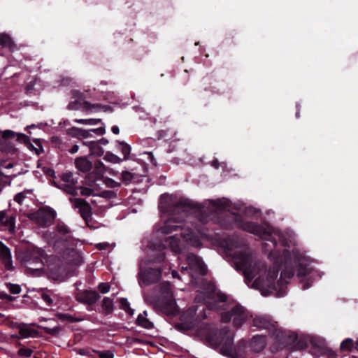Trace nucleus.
<instances>
[{
    "instance_id": "f257e3e1",
    "label": "nucleus",
    "mask_w": 358,
    "mask_h": 358,
    "mask_svg": "<svg viewBox=\"0 0 358 358\" xmlns=\"http://www.w3.org/2000/svg\"><path fill=\"white\" fill-rule=\"evenodd\" d=\"M228 206V201L212 200L209 202V209L207 213L204 206L200 203H194L192 201L184 198L174 200L171 196L167 194L161 195L159 204L161 212L171 216L181 213L186 215L187 212L195 210L201 213L199 220L203 224H207L211 221L225 230H233L238 228L257 236L268 235L271 236L265 228L260 224L252 221H246L238 214L222 212Z\"/></svg>"
},
{
    "instance_id": "f03ea898",
    "label": "nucleus",
    "mask_w": 358,
    "mask_h": 358,
    "mask_svg": "<svg viewBox=\"0 0 358 358\" xmlns=\"http://www.w3.org/2000/svg\"><path fill=\"white\" fill-rule=\"evenodd\" d=\"M205 343L214 349H219L221 355L229 358H243L247 350L259 352L266 346V337L256 335L248 343L241 340L234 343V334L229 327L209 329L205 334Z\"/></svg>"
},
{
    "instance_id": "7ed1b4c3",
    "label": "nucleus",
    "mask_w": 358,
    "mask_h": 358,
    "mask_svg": "<svg viewBox=\"0 0 358 358\" xmlns=\"http://www.w3.org/2000/svg\"><path fill=\"white\" fill-rule=\"evenodd\" d=\"M313 268L308 263L298 261L296 262V269L289 265H286L285 269L281 271L280 279L275 282L278 275V269H270L267 275V280L270 284L271 288L275 291L278 296H284L286 294L287 285L288 282L287 279H291L294 277L295 272L296 276L301 278L300 282L303 284L302 289H307L312 286L313 280L311 278V273Z\"/></svg>"
},
{
    "instance_id": "20e7f679",
    "label": "nucleus",
    "mask_w": 358,
    "mask_h": 358,
    "mask_svg": "<svg viewBox=\"0 0 358 358\" xmlns=\"http://www.w3.org/2000/svg\"><path fill=\"white\" fill-rule=\"evenodd\" d=\"M252 325L268 331L269 335L275 341L272 345L273 350H279L285 348L303 350L308 347L306 341L299 338L295 333L288 332L279 328L278 323L269 316L256 317L252 320Z\"/></svg>"
},
{
    "instance_id": "39448f33",
    "label": "nucleus",
    "mask_w": 358,
    "mask_h": 358,
    "mask_svg": "<svg viewBox=\"0 0 358 358\" xmlns=\"http://www.w3.org/2000/svg\"><path fill=\"white\" fill-rule=\"evenodd\" d=\"M155 290L157 294L152 299L155 307L167 315H176L178 310L173 297L171 285L169 282H163L156 287Z\"/></svg>"
},
{
    "instance_id": "423d86ee",
    "label": "nucleus",
    "mask_w": 358,
    "mask_h": 358,
    "mask_svg": "<svg viewBox=\"0 0 358 358\" xmlns=\"http://www.w3.org/2000/svg\"><path fill=\"white\" fill-rule=\"evenodd\" d=\"M44 250L33 246L18 252L17 258L27 271L38 273L44 266L43 260L46 259Z\"/></svg>"
},
{
    "instance_id": "0eeeda50",
    "label": "nucleus",
    "mask_w": 358,
    "mask_h": 358,
    "mask_svg": "<svg viewBox=\"0 0 358 358\" xmlns=\"http://www.w3.org/2000/svg\"><path fill=\"white\" fill-rule=\"evenodd\" d=\"M234 263L237 270L243 271L245 276L255 275L264 264L260 262H254L252 255L248 251H240L234 254Z\"/></svg>"
},
{
    "instance_id": "6e6552de",
    "label": "nucleus",
    "mask_w": 358,
    "mask_h": 358,
    "mask_svg": "<svg viewBox=\"0 0 358 358\" xmlns=\"http://www.w3.org/2000/svg\"><path fill=\"white\" fill-rule=\"evenodd\" d=\"M247 317L246 309L241 305L236 304L230 310L222 313L221 321L224 323H228L233 318L234 325L238 328L244 324Z\"/></svg>"
},
{
    "instance_id": "1a4fd4ad",
    "label": "nucleus",
    "mask_w": 358,
    "mask_h": 358,
    "mask_svg": "<svg viewBox=\"0 0 358 358\" xmlns=\"http://www.w3.org/2000/svg\"><path fill=\"white\" fill-rule=\"evenodd\" d=\"M55 217L56 212L49 206L41 208L29 216L31 220L42 227H46L52 224Z\"/></svg>"
},
{
    "instance_id": "9d476101",
    "label": "nucleus",
    "mask_w": 358,
    "mask_h": 358,
    "mask_svg": "<svg viewBox=\"0 0 358 358\" xmlns=\"http://www.w3.org/2000/svg\"><path fill=\"white\" fill-rule=\"evenodd\" d=\"M175 221L169 220L161 228V232L164 234H171L174 231H180V235L185 241H190L194 237V231L189 227L186 228L184 225L175 224Z\"/></svg>"
},
{
    "instance_id": "9b49d317",
    "label": "nucleus",
    "mask_w": 358,
    "mask_h": 358,
    "mask_svg": "<svg viewBox=\"0 0 358 358\" xmlns=\"http://www.w3.org/2000/svg\"><path fill=\"white\" fill-rule=\"evenodd\" d=\"M19 134L9 129L3 131L1 138H0V152L6 155H15L17 152V149L12 140L15 139L17 141Z\"/></svg>"
},
{
    "instance_id": "f8f14e48",
    "label": "nucleus",
    "mask_w": 358,
    "mask_h": 358,
    "mask_svg": "<svg viewBox=\"0 0 358 358\" xmlns=\"http://www.w3.org/2000/svg\"><path fill=\"white\" fill-rule=\"evenodd\" d=\"M310 352L318 358H336V353L328 348L324 341L311 339Z\"/></svg>"
},
{
    "instance_id": "ddd939ff",
    "label": "nucleus",
    "mask_w": 358,
    "mask_h": 358,
    "mask_svg": "<svg viewBox=\"0 0 358 358\" xmlns=\"http://www.w3.org/2000/svg\"><path fill=\"white\" fill-rule=\"evenodd\" d=\"M186 262L188 266L182 267V273L187 271L189 268L192 271L201 275H206L207 268L201 257L193 253H189L187 255Z\"/></svg>"
},
{
    "instance_id": "4468645a",
    "label": "nucleus",
    "mask_w": 358,
    "mask_h": 358,
    "mask_svg": "<svg viewBox=\"0 0 358 358\" xmlns=\"http://www.w3.org/2000/svg\"><path fill=\"white\" fill-rule=\"evenodd\" d=\"M205 289L207 298L213 301V303L208 305V307L211 310L217 309L219 308V303L225 302L227 299V296L224 294L220 291L217 292L216 287L213 282H208Z\"/></svg>"
},
{
    "instance_id": "2eb2a0df",
    "label": "nucleus",
    "mask_w": 358,
    "mask_h": 358,
    "mask_svg": "<svg viewBox=\"0 0 358 358\" xmlns=\"http://www.w3.org/2000/svg\"><path fill=\"white\" fill-rule=\"evenodd\" d=\"M139 283L144 285H150L159 280L162 277V270L160 268H148L141 269L138 273Z\"/></svg>"
},
{
    "instance_id": "dca6fc26",
    "label": "nucleus",
    "mask_w": 358,
    "mask_h": 358,
    "mask_svg": "<svg viewBox=\"0 0 358 358\" xmlns=\"http://www.w3.org/2000/svg\"><path fill=\"white\" fill-rule=\"evenodd\" d=\"M69 200L74 208L78 209L80 216L88 224L92 220V207L90 203L81 198H70Z\"/></svg>"
},
{
    "instance_id": "f3484780",
    "label": "nucleus",
    "mask_w": 358,
    "mask_h": 358,
    "mask_svg": "<svg viewBox=\"0 0 358 358\" xmlns=\"http://www.w3.org/2000/svg\"><path fill=\"white\" fill-rule=\"evenodd\" d=\"M100 108H102L104 111H107L108 109H110V106L107 105L102 106L98 103L92 104L87 101H81L80 100L76 99L70 101L67 106V109L70 110L87 111Z\"/></svg>"
},
{
    "instance_id": "a211bd4d",
    "label": "nucleus",
    "mask_w": 358,
    "mask_h": 358,
    "mask_svg": "<svg viewBox=\"0 0 358 358\" xmlns=\"http://www.w3.org/2000/svg\"><path fill=\"white\" fill-rule=\"evenodd\" d=\"M100 297V294L96 290H78L76 293V299L78 302L88 306L95 304Z\"/></svg>"
},
{
    "instance_id": "6ab92c4d",
    "label": "nucleus",
    "mask_w": 358,
    "mask_h": 358,
    "mask_svg": "<svg viewBox=\"0 0 358 358\" xmlns=\"http://www.w3.org/2000/svg\"><path fill=\"white\" fill-rule=\"evenodd\" d=\"M0 259L6 270L12 271L13 269L10 249L1 241H0Z\"/></svg>"
},
{
    "instance_id": "aec40b11",
    "label": "nucleus",
    "mask_w": 358,
    "mask_h": 358,
    "mask_svg": "<svg viewBox=\"0 0 358 358\" xmlns=\"http://www.w3.org/2000/svg\"><path fill=\"white\" fill-rule=\"evenodd\" d=\"M0 45L3 48H7L10 52L17 50V46L13 38L7 33H0Z\"/></svg>"
},
{
    "instance_id": "412c9836",
    "label": "nucleus",
    "mask_w": 358,
    "mask_h": 358,
    "mask_svg": "<svg viewBox=\"0 0 358 358\" xmlns=\"http://www.w3.org/2000/svg\"><path fill=\"white\" fill-rule=\"evenodd\" d=\"M8 210L0 211V224L6 227L10 231H14L15 228V217L7 214Z\"/></svg>"
},
{
    "instance_id": "4be33fe9",
    "label": "nucleus",
    "mask_w": 358,
    "mask_h": 358,
    "mask_svg": "<svg viewBox=\"0 0 358 358\" xmlns=\"http://www.w3.org/2000/svg\"><path fill=\"white\" fill-rule=\"evenodd\" d=\"M115 148L122 154L123 158L122 159L123 161H126L129 159L131 148L128 143L124 141H116Z\"/></svg>"
},
{
    "instance_id": "5701e85b",
    "label": "nucleus",
    "mask_w": 358,
    "mask_h": 358,
    "mask_svg": "<svg viewBox=\"0 0 358 358\" xmlns=\"http://www.w3.org/2000/svg\"><path fill=\"white\" fill-rule=\"evenodd\" d=\"M54 185L63 190L66 193L71 194L72 196H76L78 195V187L76 186V184H72V183H62V182H53Z\"/></svg>"
},
{
    "instance_id": "b1692460",
    "label": "nucleus",
    "mask_w": 358,
    "mask_h": 358,
    "mask_svg": "<svg viewBox=\"0 0 358 358\" xmlns=\"http://www.w3.org/2000/svg\"><path fill=\"white\" fill-rule=\"evenodd\" d=\"M66 134L72 137L79 139L86 138L89 137V131L73 127L66 130Z\"/></svg>"
},
{
    "instance_id": "393cba45",
    "label": "nucleus",
    "mask_w": 358,
    "mask_h": 358,
    "mask_svg": "<svg viewBox=\"0 0 358 358\" xmlns=\"http://www.w3.org/2000/svg\"><path fill=\"white\" fill-rule=\"evenodd\" d=\"M76 168L83 172L90 171L92 168V164L86 157H78L75 161Z\"/></svg>"
},
{
    "instance_id": "a878e982",
    "label": "nucleus",
    "mask_w": 358,
    "mask_h": 358,
    "mask_svg": "<svg viewBox=\"0 0 358 358\" xmlns=\"http://www.w3.org/2000/svg\"><path fill=\"white\" fill-rule=\"evenodd\" d=\"M84 145H86L89 147L90 152L92 155H95L97 156H101L103 154V150L101 147L100 144L97 141H83Z\"/></svg>"
},
{
    "instance_id": "bb28decb",
    "label": "nucleus",
    "mask_w": 358,
    "mask_h": 358,
    "mask_svg": "<svg viewBox=\"0 0 358 358\" xmlns=\"http://www.w3.org/2000/svg\"><path fill=\"white\" fill-rule=\"evenodd\" d=\"M147 312L143 311V314H139L137 320H136V324L138 326H141L145 329H152L154 325L153 323L150 321L147 317Z\"/></svg>"
},
{
    "instance_id": "cd10ccee",
    "label": "nucleus",
    "mask_w": 358,
    "mask_h": 358,
    "mask_svg": "<svg viewBox=\"0 0 358 358\" xmlns=\"http://www.w3.org/2000/svg\"><path fill=\"white\" fill-rule=\"evenodd\" d=\"M102 313L105 315L111 314L113 312V301L109 297H104L101 303Z\"/></svg>"
},
{
    "instance_id": "c85d7f7f",
    "label": "nucleus",
    "mask_w": 358,
    "mask_h": 358,
    "mask_svg": "<svg viewBox=\"0 0 358 358\" xmlns=\"http://www.w3.org/2000/svg\"><path fill=\"white\" fill-rule=\"evenodd\" d=\"M17 142L20 143H24L30 150H35L37 155H39V151L31 143L29 137L24 134L20 133L17 135Z\"/></svg>"
},
{
    "instance_id": "c756f323",
    "label": "nucleus",
    "mask_w": 358,
    "mask_h": 358,
    "mask_svg": "<svg viewBox=\"0 0 358 358\" xmlns=\"http://www.w3.org/2000/svg\"><path fill=\"white\" fill-rule=\"evenodd\" d=\"M62 183H72L77 184L78 178H75L73 177V173L71 171H66L65 173H62L60 176Z\"/></svg>"
},
{
    "instance_id": "7c9ffc66",
    "label": "nucleus",
    "mask_w": 358,
    "mask_h": 358,
    "mask_svg": "<svg viewBox=\"0 0 358 358\" xmlns=\"http://www.w3.org/2000/svg\"><path fill=\"white\" fill-rule=\"evenodd\" d=\"M36 334V331L34 329L28 328L27 327H19V334L21 338H27L29 337H34Z\"/></svg>"
},
{
    "instance_id": "2f4dec72",
    "label": "nucleus",
    "mask_w": 358,
    "mask_h": 358,
    "mask_svg": "<svg viewBox=\"0 0 358 358\" xmlns=\"http://www.w3.org/2000/svg\"><path fill=\"white\" fill-rule=\"evenodd\" d=\"M355 348V343L352 338H345L343 340L340 345L341 351H352Z\"/></svg>"
},
{
    "instance_id": "473e14b6",
    "label": "nucleus",
    "mask_w": 358,
    "mask_h": 358,
    "mask_svg": "<svg viewBox=\"0 0 358 358\" xmlns=\"http://www.w3.org/2000/svg\"><path fill=\"white\" fill-rule=\"evenodd\" d=\"M120 301V307L121 309L124 310L127 313L130 315L134 314V310L131 308L130 304L128 300L126 298H120L119 299Z\"/></svg>"
},
{
    "instance_id": "72a5a7b5",
    "label": "nucleus",
    "mask_w": 358,
    "mask_h": 358,
    "mask_svg": "<svg viewBox=\"0 0 358 358\" xmlns=\"http://www.w3.org/2000/svg\"><path fill=\"white\" fill-rule=\"evenodd\" d=\"M103 159L109 162L115 164H119L123 162L122 158L119 157L118 156H117L116 155L113 154L111 152H107Z\"/></svg>"
},
{
    "instance_id": "f704fd0d",
    "label": "nucleus",
    "mask_w": 358,
    "mask_h": 358,
    "mask_svg": "<svg viewBox=\"0 0 358 358\" xmlns=\"http://www.w3.org/2000/svg\"><path fill=\"white\" fill-rule=\"evenodd\" d=\"M43 329L47 334L51 335L52 336H57L62 331V327L60 326H56L53 328L43 327Z\"/></svg>"
},
{
    "instance_id": "c9c22d12",
    "label": "nucleus",
    "mask_w": 358,
    "mask_h": 358,
    "mask_svg": "<svg viewBox=\"0 0 358 358\" xmlns=\"http://www.w3.org/2000/svg\"><path fill=\"white\" fill-rule=\"evenodd\" d=\"M56 231L61 235H67L71 233L69 227L62 222H59L57 224Z\"/></svg>"
},
{
    "instance_id": "e433bc0d",
    "label": "nucleus",
    "mask_w": 358,
    "mask_h": 358,
    "mask_svg": "<svg viewBox=\"0 0 358 358\" xmlns=\"http://www.w3.org/2000/svg\"><path fill=\"white\" fill-rule=\"evenodd\" d=\"M177 236L178 234H175L173 236H169L166 240V241H169L171 247L176 251L179 248V238Z\"/></svg>"
},
{
    "instance_id": "4c0bfd02",
    "label": "nucleus",
    "mask_w": 358,
    "mask_h": 358,
    "mask_svg": "<svg viewBox=\"0 0 358 358\" xmlns=\"http://www.w3.org/2000/svg\"><path fill=\"white\" fill-rule=\"evenodd\" d=\"M134 175L127 171H124L121 174V180L126 185L129 184L134 179Z\"/></svg>"
},
{
    "instance_id": "58836bf2",
    "label": "nucleus",
    "mask_w": 358,
    "mask_h": 358,
    "mask_svg": "<svg viewBox=\"0 0 358 358\" xmlns=\"http://www.w3.org/2000/svg\"><path fill=\"white\" fill-rule=\"evenodd\" d=\"M74 122L80 124H98L99 123L101 122V119H76Z\"/></svg>"
},
{
    "instance_id": "ea45409f",
    "label": "nucleus",
    "mask_w": 358,
    "mask_h": 358,
    "mask_svg": "<svg viewBox=\"0 0 358 358\" xmlns=\"http://www.w3.org/2000/svg\"><path fill=\"white\" fill-rule=\"evenodd\" d=\"M6 287L8 289L9 292L13 294H20L22 291L20 286L17 284H13L11 282L6 283Z\"/></svg>"
},
{
    "instance_id": "a19ab883",
    "label": "nucleus",
    "mask_w": 358,
    "mask_h": 358,
    "mask_svg": "<svg viewBox=\"0 0 358 358\" xmlns=\"http://www.w3.org/2000/svg\"><path fill=\"white\" fill-rule=\"evenodd\" d=\"M58 317L62 321H67L69 322L73 323L78 322L80 320L74 317L73 316L67 314V313H61L58 315Z\"/></svg>"
},
{
    "instance_id": "79ce46f5",
    "label": "nucleus",
    "mask_w": 358,
    "mask_h": 358,
    "mask_svg": "<svg viewBox=\"0 0 358 358\" xmlns=\"http://www.w3.org/2000/svg\"><path fill=\"white\" fill-rule=\"evenodd\" d=\"M93 352L98 355L99 358H113L114 357V354L110 350H106V351L102 352V351L94 350Z\"/></svg>"
},
{
    "instance_id": "37998d69",
    "label": "nucleus",
    "mask_w": 358,
    "mask_h": 358,
    "mask_svg": "<svg viewBox=\"0 0 358 358\" xmlns=\"http://www.w3.org/2000/svg\"><path fill=\"white\" fill-rule=\"evenodd\" d=\"M165 259V253L162 251L157 252L151 259L155 263H161Z\"/></svg>"
},
{
    "instance_id": "c03bdc74",
    "label": "nucleus",
    "mask_w": 358,
    "mask_h": 358,
    "mask_svg": "<svg viewBox=\"0 0 358 358\" xmlns=\"http://www.w3.org/2000/svg\"><path fill=\"white\" fill-rule=\"evenodd\" d=\"M72 98L76 100H80L81 101H84L85 99V96L83 92H80L79 90H73L71 91Z\"/></svg>"
},
{
    "instance_id": "a18cd8bd",
    "label": "nucleus",
    "mask_w": 358,
    "mask_h": 358,
    "mask_svg": "<svg viewBox=\"0 0 358 358\" xmlns=\"http://www.w3.org/2000/svg\"><path fill=\"white\" fill-rule=\"evenodd\" d=\"M100 196L106 199H113L116 197V193L112 190H103L101 192Z\"/></svg>"
},
{
    "instance_id": "49530a36",
    "label": "nucleus",
    "mask_w": 358,
    "mask_h": 358,
    "mask_svg": "<svg viewBox=\"0 0 358 358\" xmlns=\"http://www.w3.org/2000/svg\"><path fill=\"white\" fill-rule=\"evenodd\" d=\"M32 353H33L32 350H31L29 348H21L18 350V355L20 356H24V357H31Z\"/></svg>"
},
{
    "instance_id": "de8ad7c7",
    "label": "nucleus",
    "mask_w": 358,
    "mask_h": 358,
    "mask_svg": "<svg viewBox=\"0 0 358 358\" xmlns=\"http://www.w3.org/2000/svg\"><path fill=\"white\" fill-rule=\"evenodd\" d=\"M78 189L80 190V194L83 196H90L93 194L94 190L92 188L86 187H78Z\"/></svg>"
},
{
    "instance_id": "09e8293b",
    "label": "nucleus",
    "mask_w": 358,
    "mask_h": 358,
    "mask_svg": "<svg viewBox=\"0 0 358 358\" xmlns=\"http://www.w3.org/2000/svg\"><path fill=\"white\" fill-rule=\"evenodd\" d=\"M110 285L108 282H101L98 285L99 292L102 294L108 293L110 290Z\"/></svg>"
},
{
    "instance_id": "8fccbe9b",
    "label": "nucleus",
    "mask_w": 358,
    "mask_h": 358,
    "mask_svg": "<svg viewBox=\"0 0 358 358\" xmlns=\"http://www.w3.org/2000/svg\"><path fill=\"white\" fill-rule=\"evenodd\" d=\"M26 198V193L25 192H22L20 193H17L15 197L14 201L18 203L19 204H22L24 199Z\"/></svg>"
},
{
    "instance_id": "3c124183",
    "label": "nucleus",
    "mask_w": 358,
    "mask_h": 358,
    "mask_svg": "<svg viewBox=\"0 0 358 358\" xmlns=\"http://www.w3.org/2000/svg\"><path fill=\"white\" fill-rule=\"evenodd\" d=\"M41 298L49 306H52L53 300L52 299V298L49 294L45 293V292L42 293Z\"/></svg>"
},
{
    "instance_id": "603ef678",
    "label": "nucleus",
    "mask_w": 358,
    "mask_h": 358,
    "mask_svg": "<svg viewBox=\"0 0 358 358\" xmlns=\"http://www.w3.org/2000/svg\"><path fill=\"white\" fill-rule=\"evenodd\" d=\"M106 185L108 187L110 188H115L120 186V183L118 182L115 181L114 180L111 178H108L106 180Z\"/></svg>"
},
{
    "instance_id": "864d4df0",
    "label": "nucleus",
    "mask_w": 358,
    "mask_h": 358,
    "mask_svg": "<svg viewBox=\"0 0 358 358\" xmlns=\"http://www.w3.org/2000/svg\"><path fill=\"white\" fill-rule=\"evenodd\" d=\"M89 131V137L92 136V135L90 134V132H94L95 134H96L97 135H99V136H102L105 134L106 132V129H105V127H100L99 128H96V129H90V130H88Z\"/></svg>"
},
{
    "instance_id": "5fc2aeb1",
    "label": "nucleus",
    "mask_w": 358,
    "mask_h": 358,
    "mask_svg": "<svg viewBox=\"0 0 358 358\" xmlns=\"http://www.w3.org/2000/svg\"><path fill=\"white\" fill-rule=\"evenodd\" d=\"M0 299L6 300L7 301L12 302V301H15V297L12 296L8 294L7 293H6L4 292H0Z\"/></svg>"
},
{
    "instance_id": "6e6d98bb",
    "label": "nucleus",
    "mask_w": 358,
    "mask_h": 358,
    "mask_svg": "<svg viewBox=\"0 0 358 358\" xmlns=\"http://www.w3.org/2000/svg\"><path fill=\"white\" fill-rule=\"evenodd\" d=\"M79 146L78 145H73L69 150V152L71 154H75L78 151Z\"/></svg>"
},
{
    "instance_id": "4d7b16f0",
    "label": "nucleus",
    "mask_w": 358,
    "mask_h": 358,
    "mask_svg": "<svg viewBox=\"0 0 358 358\" xmlns=\"http://www.w3.org/2000/svg\"><path fill=\"white\" fill-rule=\"evenodd\" d=\"M111 131L115 134H119V133H120V129L116 125H114V126L112 127Z\"/></svg>"
},
{
    "instance_id": "13d9d810",
    "label": "nucleus",
    "mask_w": 358,
    "mask_h": 358,
    "mask_svg": "<svg viewBox=\"0 0 358 358\" xmlns=\"http://www.w3.org/2000/svg\"><path fill=\"white\" fill-rule=\"evenodd\" d=\"M149 157L150 158V162H152V164L155 166H157V161L154 158V156L152 152L149 153Z\"/></svg>"
},
{
    "instance_id": "bf43d9fd",
    "label": "nucleus",
    "mask_w": 358,
    "mask_h": 358,
    "mask_svg": "<svg viewBox=\"0 0 358 358\" xmlns=\"http://www.w3.org/2000/svg\"><path fill=\"white\" fill-rule=\"evenodd\" d=\"M97 142H99V143L101 145H107L108 143V140L106 138H102Z\"/></svg>"
},
{
    "instance_id": "052dcab7",
    "label": "nucleus",
    "mask_w": 358,
    "mask_h": 358,
    "mask_svg": "<svg viewBox=\"0 0 358 358\" xmlns=\"http://www.w3.org/2000/svg\"><path fill=\"white\" fill-rule=\"evenodd\" d=\"M171 275H172V277H173V278H178V279H180V275H179V274H178V272L177 271H176V270H173V271H171Z\"/></svg>"
},
{
    "instance_id": "680f3d73",
    "label": "nucleus",
    "mask_w": 358,
    "mask_h": 358,
    "mask_svg": "<svg viewBox=\"0 0 358 358\" xmlns=\"http://www.w3.org/2000/svg\"><path fill=\"white\" fill-rule=\"evenodd\" d=\"M269 241L271 242L273 248H275L278 245L277 241L274 238H272V237L270 238Z\"/></svg>"
},
{
    "instance_id": "e2e57ef3",
    "label": "nucleus",
    "mask_w": 358,
    "mask_h": 358,
    "mask_svg": "<svg viewBox=\"0 0 358 358\" xmlns=\"http://www.w3.org/2000/svg\"><path fill=\"white\" fill-rule=\"evenodd\" d=\"M36 127V125L35 124H31V125H29V126H27L26 128H25V130L29 132V133H31L29 129H31V128H35Z\"/></svg>"
},
{
    "instance_id": "0e129e2a",
    "label": "nucleus",
    "mask_w": 358,
    "mask_h": 358,
    "mask_svg": "<svg viewBox=\"0 0 358 358\" xmlns=\"http://www.w3.org/2000/svg\"><path fill=\"white\" fill-rule=\"evenodd\" d=\"M280 239H281V237H280ZM280 241L282 242V246H285V247L288 246V244H287V242L286 240L283 239V240H280Z\"/></svg>"
},
{
    "instance_id": "69168bd1",
    "label": "nucleus",
    "mask_w": 358,
    "mask_h": 358,
    "mask_svg": "<svg viewBox=\"0 0 358 358\" xmlns=\"http://www.w3.org/2000/svg\"><path fill=\"white\" fill-rule=\"evenodd\" d=\"M213 165L215 167V168H218L219 167V162L217 160H214L213 162Z\"/></svg>"
},
{
    "instance_id": "338daca9",
    "label": "nucleus",
    "mask_w": 358,
    "mask_h": 358,
    "mask_svg": "<svg viewBox=\"0 0 358 358\" xmlns=\"http://www.w3.org/2000/svg\"><path fill=\"white\" fill-rule=\"evenodd\" d=\"M78 353H79L80 355H87V354L86 353V350H83V349H82V350H79V352H78Z\"/></svg>"
},
{
    "instance_id": "774afa93",
    "label": "nucleus",
    "mask_w": 358,
    "mask_h": 358,
    "mask_svg": "<svg viewBox=\"0 0 358 358\" xmlns=\"http://www.w3.org/2000/svg\"><path fill=\"white\" fill-rule=\"evenodd\" d=\"M355 348L358 350V340L355 343Z\"/></svg>"
}]
</instances>
